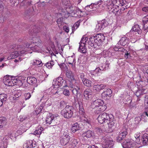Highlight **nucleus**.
I'll use <instances>...</instances> for the list:
<instances>
[{
  "mask_svg": "<svg viewBox=\"0 0 148 148\" xmlns=\"http://www.w3.org/2000/svg\"><path fill=\"white\" fill-rule=\"evenodd\" d=\"M74 110V108L72 106H66L62 110L61 113L64 118L69 119L72 116Z\"/></svg>",
  "mask_w": 148,
  "mask_h": 148,
  "instance_id": "39448f33",
  "label": "nucleus"
},
{
  "mask_svg": "<svg viewBox=\"0 0 148 148\" xmlns=\"http://www.w3.org/2000/svg\"><path fill=\"white\" fill-rule=\"evenodd\" d=\"M63 18L62 17L59 18L57 20V22L58 24V26L59 27H60L63 23Z\"/></svg>",
  "mask_w": 148,
  "mask_h": 148,
  "instance_id": "c03bdc74",
  "label": "nucleus"
},
{
  "mask_svg": "<svg viewBox=\"0 0 148 148\" xmlns=\"http://www.w3.org/2000/svg\"><path fill=\"white\" fill-rule=\"evenodd\" d=\"M140 135L139 134H135V137L136 139V142L138 144H139V142L140 141V138L139 137Z\"/></svg>",
  "mask_w": 148,
  "mask_h": 148,
  "instance_id": "864d4df0",
  "label": "nucleus"
},
{
  "mask_svg": "<svg viewBox=\"0 0 148 148\" xmlns=\"http://www.w3.org/2000/svg\"><path fill=\"white\" fill-rule=\"evenodd\" d=\"M79 77L82 80V82L83 81V80L84 81V80L86 79L85 77V75L83 73H81L80 74Z\"/></svg>",
  "mask_w": 148,
  "mask_h": 148,
  "instance_id": "e2e57ef3",
  "label": "nucleus"
},
{
  "mask_svg": "<svg viewBox=\"0 0 148 148\" xmlns=\"http://www.w3.org/2000/svg\"><path fill=\"white\" fill-rule=\"evenodd\" d=\"M103 101L101 99H97L92 101L91 104V108L94 110L95 114H99L105 111L107 108L105 105H103Z\"/></svg>",
  "mask_w": 148,
  "mask_h": 148,
  "instance_id": "20e7f679",
  "label": "nucleus"
},
{
  "mask_svg": "<svg viewBox=\"0 0 148 148\" xmlns=\"http://www.w3.org/2000/svg\"><path fill=\"white\" fill-rule=\"evenodd\" d=\"M92 91L90 89L86 90L84 92V96L85 101L83 100L82 103L86 104L88 102V100L92 98Z\"/></svg>",
  "mask_w": 148,
  "mask_h": 148,
  "instance_id": "9d476101",
  "label": "nucleus"
},
{
  "mask_svg": "<svg viewBox=\"0 0 148 148\" xmlns=\"http://www.w3.org/2000/svg\"><path fill=\"white\" fill-rule=\"evenodd\" d=\"M79 51L80 52L84 53H86V49L85 45L84 43H82L79 45Z\"/></svg>",
  "mask_w": 148,
  "mask_h": 148,
  "instance_id": "7c9ffc66",
  "label": "nucleus"
},
{
  "mask_svg": "<svg viewBox=\"0 0 148 148\" xmlns=\"http://www.w3.org/2000/svg\"><path fill=\"white\" fill-rule=\"evenodd\" d=\"M108 11L110 13H113L116 16H120L121 14V10L118 6H113L112 8L109 7Z\"/></svg>",
  "mask_w": 148,
  "mask_h": 148,
  "instance_id": "9b49d317",
  "label": "nucleus"
},
{
  "mask_svg": "<svg viewBox=\"0 0 148 148\" xmlns=\"http://www.w3.org/2000/svg\"><path fill=\"white\" fill-rule=\"evenodd\" d=\"M103 1L101 0H100L97 2H96L94 3V6L95 8H96L97 6V5H100L101 3L103 2Z\"/></svg>",
  "mask_w": 148,
  "mask_h": 148,
  "instance_id": "052dcab7",
  "label": "nucleus"
},
{
  "mask_svg": "<svg viewBox=\"0 0 148 148\" xmlns=\"http://www.w3.org/2000/svg\"><path fill=\"white\" fill-rule=\"evenodd\" d=\"M70 139V136H67V137H66V136L62 137L60 140V143L62 145H65L69 142Z\"/></svg>",
  "mask_w": 148,
  "mask_h": 148,
  "instance_id": "b1692460",
  "label": "nucleus"
},
{
  "mask_svg": "<svg viewBox=\"0 0 148 148\" xmlns=\"http://www.w3.org/2000/svg\"><path fill=\"white\" fill-rule=\"evenodd\" d=\"M6 124V119L3 116L0 117V128H1L4 126Z\"/></svg>",
  "mask_w": 148,
  "mask_h": 148,
  "instance_id": "2f4dec72",
  "label": "nucleus"
},
{
  "mask_svg": "<svg viewBox=\"0 0 148 148\" xmlns=\"http://www.w3.org/2000/svg\"><path fill=\"white\" fill-rule=\"evenodd\" d=\"M23 49L21 48L20 45H14L10 46L8 50L11 51H15L12 53L10 56L8 57V59L15 58L19 56L23 55L26 52V50H24Z\"/></svg>",
  "mask_w": 148,
  "mask_h": 148,
  "instance_id": "f03ea898",
  "label": "nucleus"
},
{
  "mask_svg": "<svg viewBox=\"0 0 148 148\" xmlns=\"http://www.w3.org/2000/svg\"><path fill=\"white\" fill-rule=\"evenodd\" d=\"M3 82L4 84L7 86H12L16 85L21 86L23 85L24 81L19 79L17 77L6 76L4 77Z\"/></svg>",
  "mask_w": 148,
  "mask_h": 148,
  "instance_id": "7ed1b4c3",
  "label": "nucleus"
},
{
  "mask_svg": "<svg viewBox=\"0 0 148 148\" xmlns=\"http://www.w3.org/2000/svg\"><path fill=\"white\" fill-rule=\"evenodd\" d=\"M129 43V39L125 36L122 37L118 42L119 44L123 46L128 45Z\"/></svg>",
  "mask_w": 148,
  "mask_h": 148,
  "instance_id": "412c9836",
  "label": "nucleus"
},
{
  "mask_svg": "<svg viewBox=\"0 0 148 148\" xmlns=\"http://www.w3.org/2000/svg\"><path fill=\"white\" fill-rule=\"evenodd\" d=\"M122 145L124 148H131L134 147V144L132 143L130 139H127L123 143Z\"/></svg>",
  "mask_w": 148,
  "mask_h": 148,
  "instance_id": "dca6fc26",
  "label": "nucleus"
},
{
  "mask_svg": "<svg viewBox=\"0 0 148 148\" xmlns=\"http://www.w3.org/2000/svg\"><path fill=\"white\" fill-rule=\"evenodd\" d=\"M142 20L143 22H148V15L143 18Z\"/></svg>",
  "mask_w": 148,
  "mask_h": 148,
  "instance_id": "338daca9",
  "label": "nucleus"
},
{
  "mask_svg": "<svg viewBox=\"0 0 148 148\" xmlns=\"http://www.w3.org/2000/svg\"><path fill=\"white\" fill-rule=\"evenodd\" d=\"M56 119V117H54L53 115L49 114L47 117L46 119V123L49 125L51 124L52 126H56L57 124Z\"/></svg>",
  "mask_w": 148,
  "mask_h": 148,
  "instance_id": "1a4fd4ad",
  "label": "nucleus"
},
{
  "mask_svg": "<svg viewBox=\"0 0 148 148\" xmlns=\"http://www.w3.org/2000/svg\"><path fill=\"white\" fill-rule=\"evenodd\" d=\"M141 140L144 145H148V134H144L142 137Z\"/></svg>",
  "mask_w": 148,
  "mask_h": 148,
  "instance_id": "393cba45",
  "label": "nucleus"
},
{
  "mask_svg": "<svg viewBox=\"0 0 148 148\" xmlns=\"http://www.w3.org/2000/svg\"><path fill=\"white\" fill-rule=\"evenodd\" d=\"M69 2V0H62V3L65 5H67Z\"/></svg>",
  "mask_w": 148,
  "mask_h": 148,
  "instance_id": "774afa93",
  "label": "nucleus"
},
{
  "mask_svg": "<svg viewBox=\"0 0 148 148\" xmlns=\"http://www.w3.org/2000/svg\"><path fill=\"white\" fill-rule=\"evenodd\" d=\"M82 136L84 138H93L95 137V134L93 131L88 130L83 133Z\"/></svg>",
  "mask_w": 148,
  "mask_h": 148,
  "instance_id": "a211bd4d",
  "label": "nucleus"
},
{
  "mask_svg": "<svg viewBox=\"0 0 148 148\" xmlns=\"http://www.w3.org/2000/svg\"><path fill=\"white\" fill-rule=\"evenodd\" d=\"M144 103L145 106L148 107V95L146 96L145 97Z\"/></svg>",
  "mask_w": 148,
  "mask_h": 148,
  "instance_id": "13d9d810",
  "label": "nucleus"
},
{
  "mask_svg": "<svg viewBox=\"0 0 148 148\" xmlns=\"http://www.w3.org/2000/svg\"><path fill=\"white\" fill-rule=\"evenodd\" d=\"M43 128L41 127L37 128L36 130L34 132V134L35 135H39L40 134L43 130Z\"/></svg>",
  "mask_w": 148,
  "mask_h": 148,
  "instance_id": "e433bc0d",
  "label": "nucleus"
},
{
  "mask_svg": "<svg viewBox=\"0 0 148 148\" xmlns=\"http://www.w3.org/2000/svg\"><path fill=\"white\" fill-rule=\"evenodd\" d=\"M25 100L29 99L31 97V95L30 93H25L24 95Z\"/></svg>",
  "mask_w": 148,
  "mask_h": 148,
  "instance_id": "5fc2aeb1",
  "label": "nucleus"
},
{
  "mask_svg": "<svg viewBox=\"0 0 148 148\" xmlns=\"http://www.w3.org/2000/svg\"><path fill=\"white\" fill-rule=\"evenodd\" d=\"M79 129V125L77 123L73 124L71 128V131L72 132L74 133L75 132Z\"/></svg>",
  "mask_w": 148,
  "mask_h": 148,
  "instance_id": "72a5a7b5",
  "label": "nucleus"
},
{
  "mask_svg": "<svg viewBox=\"0 0 148 148\" xmlns=\"http://www.w3.org/2000/svg\"><path fill=\"white\" fill-rule=\"evenodd\" d=\"M125 53L124 57L126 59L129 58L131 57V56L130 53H128V52L127 51Z\"/></svg>",
  "mask_w": 148,
  "mask_h": 148,
  "instance_id": "6e6d98bb",
  "label": "nucleus"
},
{
  "mask_svg": "<svg viewBox=\"0 0 148 148\" xmlns=\"http://www.w3.org/2000/svg\"><path fill=\"white\" fill-rule=\"evenodd\" d=\"M7 96L5 94L3 93L0 94V99L5 103V101L7 100Z\"/></svg>",
  "mask_w": 148,
  "mask_h": 148,
  "instance_id": "a19ab883",
  "label": "nucleus"
},
{
  "mask_svg": "<svg viewBox=\"0 0 148 148\" xmlns=\"http://www.w3.org/2000/svg\"><path fill=\"white\" fill-rule=\"evenodd\" d=\"M74 7H70L68 8H67V11L69 13H74V12L75 9Z\"/></svg>",
  "mask_w": 148,
  "mask_h": 148,
  "instance_id": "a18cd8bd",
  "label": "nucleus"
},
{
  "mask_svg": "<svg viewBox=\"0 0 148 148\" xmlns=\"http://www.w3.org/2000/svg\"><path fill=\"white\" fill-rule=\"evenodd\" d=\"M74 9H75L74 12V14L77 13L78 15L79 14H81V13L82 12V11L80 10V9H79L78 8L76 7H74Z\"/></svg>",
  "mask_w": 148,
  "mask_h": 148,
  "instance_id": "3c124183",
  "label": "nucleus"
},
{
  "mask_svg": "<svg viewBox=\"0 0 148 148\" xmlns=\"http://www.w3.org/2000/svg\"><path fill=\"white\" fill-rule=\"evenodd\" d=\"M109 64H110L108 63L103 64L101 67L102 71H105L108 69H109Z\"/></svg>",
  "mask_w": 148,
  "mask_h": 148,
  "instance_id": "58836bf2",
  "label": "nucleus"
},
{
  "mask_svg": "<svg viewBox=\"0 0 148 148\" xmlns=\"http://www.w3.org/2000/svg\"><path fill=\"white\" fill-rule=\"evenodd\" d=\"M106 87V85L103 84H97L94 85L93 86V90L97 92L103 90Z\"/></svg>",
  "mask_w": 148,
  "mask_h": 148,
  "instance_id": "5701e85b",
  "label": "nucleus"
},
{
  "mask_svg": "<svg viewBox=\"0 0 148 148\" xmlns=\"http://www.w3.org/2000/svg\"><path fill=\"white\" fill-rule=\"evenodd\" d=\"M33 47H30L31 49L34 51L38 52L42 46V44L39 38L33 37Z\"/></svg>",
  "mask_w": 148,
  "mask_h": 148,
  "instance_id": "423d86ee",
  "label": "nucleus"
},
{
  "mask_svg": "<svg viewBox=\"0 0 148 148\" xmlns=\"http://www.w3.org/2000/svg\"><path fill=\"white\" fill-rule=\"evenodd\" d=\"M95 36H92L90 38L88 42V44L90 45L91 47L95 48L96 45H98L97 43H96Z\"/></svg>",
  "mask_w": 148,
  "mask_h": 148,
  "instance_id": "4be33fe9",
  "label": "nucleus"
},
{
  "mask_svg": "<svg viewBox=\"0 0 148 148\" xmlns=\"http://www.w3.org/2000/svg\"><path fill=\"white\" fill-rule=\"evenodd\" d=\"M97 119L98 122L101 124L107 123L109 128H111L115 126L116 121L112 115L104 112L99 115Z\"/></svg>",
  "mask_w": 148,
  "mask_h": 148,
  "instance_id": "f257e3e1",
  "label": "nucleus"
},
{
  "mask_svg": "<svg viewBox=\"0 0 148 148\" xmlns=\"http://www.w3.org/2000/svg\"><path fill=\"white\" fill-rule=\"evenodd\" d=\"M36 81V78L34 77H28L27 80V83L31 85L35 84Z\"/></svg>",
  "mask_w": 148,
  "mask_h": 148,
  "instance_id": "a878e982",
  "label": "nucleus"
},
{
  "mask_svg": "<svg viewBox=\"0 0 148 148\" xmlns=\"http://www.w3.org/2000/svg\"><path fill=\"white\" fill-rule=\"evenodd\" d=\"M54 61L53 60L49 61L45 64H44V66L49 69H51L52 66L54 65Z\"/></svg>",
  "mask_w": 148,
  "mask_h": 148,
  "instance_id": "c9c22d12",
  "label": "nucleus"
},
{
  "mask_svg": "<svg viewBox=\"0 0 148 148\" xmlns=\"http://www.w3.org/2000/svg\"><path fill=\"white\" fill-rule=\"evenodd\" d=\"M143 27L144 30L148 29V22H143Z\"/></svg>",
  "mask_w": 148,
  "mask_h": 148,
  "instance_id": "603ef678",
  "label": "nucleus"
},
{
  "mask_svg": "<svg viewBox=\"0 0 148 148\" xmlns=\"http://www.w3.org/2000/svg\"><path fill=\"white\" fill-rule=\"evenodd\" d=\"M71 87L73 89L72 90L73 94L75 96H77L78 95L80 94V87L79 85H73L71 86Z\"/></svg>",
  "mask_w": 148,
  "mask_h": 148,
  "instance_id": "6ab92c4d",
  "label": "nucleus"
},
{
  "mask_svg": "<svg viewBox=\"0 0 148 148\" xmlns=\"http://www.w3.org/2000/svg\"><path fill=\"white\" fill-rule=\"evenodd\" d=\"M23 148H37L36 142L32 140L27 141L23 145Z\"/></svg>",
  "mask_w": 148,
  "mask_h": 148,
  "instance_id": "f8f14e48",
  "label": "nucleus"
},
{
  "mask_svg": "<svg viewBox=\"0 0 148 148\" xmlns=\"http://www.w3.org/2000/svg\"><path fill=\"white\" fill-rule=\"evenodd\" d=\"M101 95L103 98L108 100L112 95V91L110 89H107L102 92Z\"/></svg>",
  "mask_w": 148,
  "mask_h": 148,
  "instance_id": "4468645a",
  "label": "nucleus"
},
{
  "mask_svg": "<svg viewBox=\"0 0 148 148\" xmlns=\"http://www.w3.org/2000/svg\"><path fill=\"white\" fill-rule=\"evenodd\" d=\"M88 40V38L87 37H83L82 39L81 40V42H83V40H84V44H85L86 45V42L87 41V40Z\"/></svg>",
  "mask_w": 148,
  "mask_h": 148,
  "instance_id": "69168bd1",
  "label": "nucleus"
},
{
  "mask_svg": "<svg viewBox=\"0 0 148 148\" xmlns=\"http://www.w3.org/2000/svg\"><path fill=\"white\" fill-rule=\"evenodd\" d=\"M68 60H71V62L68 61V63L69 64H72L73 62L74 61L75 59L73 56H72L71 57H68Z\"/></svg>",
  "mask_w": 148,
  "mask_h": 148,
  "instance_id": "8fccbe9b",
  "label": "nucleus"
},
{
  "mask_svg": "<svg viewBox=\"0 0 148 148\" xmlns=\"http://www.w3.org/2000/svg\"><path fill=\"white\" fill-rule=\"evenodd\" d=\"M20 92H18L16 93L13 97V98L14 99H16L17 98H18L19 97H20L21 95V91H19Z\"/></svg>",
  "mask_w": 148,
  "mask_h": 148,
  "instance_id": "09e8293b",
  "label": "nucleus"
},
{
  "mask_svg": "<svg viewBox=\"0 0 148 148\" xmlns=\"http://www.w3.org/2000/svg\"><path fill=\"white\" fill-rule=\"evenodd\" d=\"M113 5L116 7H119V6H122L126 5L127 2L124 0H112Z\"/></svg>",
  "mask_w": 148,
  "mask_h": 148,
  "instance_id": "aec40b11",
  "label": "nucleus"
},
{
  "mask_svg": "<svg viewBox=\"0 0 148 148\" xmlns=\"http://www.w3.org/2000/svg\"><path fill=\"white\" fill-rule=\"evenodd\" d=\"M132 30L135 32H137L138 34H140L142 32L141 30L139 27V25L136 24L134 25L132 28Z\"/></svg>",
  "mask_w": 148,
  "mask_h": 148,
  "instance_id": "473e14b6",
  "label": "nucleus"
},
{
  "mask_svg": "<svg viewBox=\"0 0 148 148\" xmlns=\"http://www.w3.org/2000/svg\"><path fill=\"white\" fill-rule=\"evenodd\" d=\"M105 36L103 34H98L95 36L94 39H95L96 43H97L98 45L105 40Z\"/></svg>",
  "mask_w": 148,
  "mask_h": 148,
  "instance_id": "f3484780",
  "label": "nucleus"
},
{
  "mask_svg": "<svg viewBox=\"0 0 148 148\" xmlns=\"http://www.w3.org/2000/svg\"><path fill=\"white\" fill-rule=\"evenodd\" d=\"M108 25V22L105 19H103L98 22V24L96 26L95 30L99 31L103 30Z\"/></svg>",
  "mask_w": 148,
  "mask_h": 148,
  "instance_id": "6e6552de",
  "label": "nucleus"
},
{
  "mask_svg": "<svg viewBox=\"0 0 148 148\" xmlns=\"http://www.w3.org/2000/svg\"><path fill=\"white\" fill-rule=\"evenodd\" d=\"M105 136L103 138L102 140H104L105 145L107 148H112L113 146V141L111 138H108Z\"/></svg>",
  "mask_w": 148,
  "mask_h": 148,
  "instance_id": "ddd939ff",
  "label": "nucleus"
},
{
  "mask_svg": "<svg viewBox=\"0 0 148 148\" xmlns=\"http://www.w3.org/2000/svg\"><path fill=\"white\" fill-rule=\"evenodd\" d=\"M63 93L65 96L69 97L70 95V92L69 90L64 89L63 91Z\"/></svg>",
  "mask_w": 148,
  "mask_h": 148,
  "instance_id": "de8ad7c7",
  "label": "nucleus"
},
{
  "mask_svg": "<svg viewBox=\"0 0 148 148\" xmlns=\"http://www.w3.org/2000/svg\"><path fill=\"white\" fill-rule=\"evenodd\" d=\"M71 141V145H72V147H74L76 146L77 145V144L78 142L77 139H74L72 140Z\"/></svg>",
  "mask_w": 148,
  "mask_h": 148,
  "instance_id": "49530a36",
  "label": "nucleus"
},
{
  "mask_svg": "<svg viewBox=\"0 0 148 148\" xmlns=\"http://www.w3.org/2000/svg\"><path fill=\"white\" fill-rule=\"evenodd\" d=\"M82 22L81 20H79L77 21L73 26L72 27V33L74 32L79 27L80 23Z\"/></svg>",
  "mask_w": 148,
  "mask_h": 148,
  "instance_id": "cd10ccee",
  "label": "nucleus"
},
{
  "mask_svg": "<svg viewBox=\"0 0 148 148\" xmlns=\"http://www.w3.org/2000/svg\"><path fill=\"white\" fill-rule=\"evenodd\" d=\"M63 132V135L62 137H67V136H70L69 135V134L67 132V130L65 131L64 132Z\"/></svg>",
  "mask_w": 148,
  "mask_h": 148,
  "instance_id": "0e129e2a",
  "label": "nucleus"
},
{
  "mask_svg": "<svg viewBox=\"0 0 148 148\" xmlns=\"http://www.w3.org/2000/svg\"><path fill=\"white\" fill-rule=\"evenodd\" d=\"M8 136L12 140H15L16 139V137L14 136H13L12 134H9Z\"/></svg>",
  "mask_w": 148,
  "mask_h": 148,
  "instance_id": "680f3d73",
  "label": "nucleus"
},
{
  "mask_svg": "<svg viewBox=\"0 0 148 148\" xmlns=\"http://www.w3.org/2000/svg\"><path fill=\"white\" fill-rule=\"evenodd\" d=\"M94 3H92L90 5H88L86 6L85 8V10L88 12L91 11L92 10H89L88 8H90V9L94 8L95 7L94 5Z\"/></svg>",
  "mask_w": 148,
  "mask_h": 148,
  "instance_id": "79ce46f5",
  "label": "nucleus"
},
{
  "mask_svg": "<svg viewBox=\"0 0 148 148\" xmlns=\"http://www.w3.org/2000/svg\"><path fill=\"white\" fill-rule=\"evenodd\" d=\"M65 81L62 77H59L56 79L53 80L52 84L53 87L55 88H58L60 86L63 85H63V87L66 86V85L65 84Z\"/></svg>",
  "mask_w": 148,
  "mask_h": 148,
  "instance_id": "0eeeda50",
  "label": "nucleus"
},
{
  "mask_svg": "<svg viewBox=\"0 0 148 148\" xmlns=\"http://www.w3.org/2000/svg\"><path fill=\"white\" fill-rule=\"evenodd\" d=\"M145 89L144 88V87L142 86L141 87V88H139L137 91L136 92L135 95L137 97H139L141 95H143V94L145 93Z\"/></svg>",
  "mask_w": 148,
  "mask_h": 148,
  "instance_id": "bb28decb",
  "label": "nucleus"
},
{
  "mask_svg": "<svg viewBox=\"0 0 148 148\" xmlns=\"http://www.w3.org/2000/svg\"><path fill=\"white\" fill-rule=\"evenodd\" d=\"M66 76L69 79H70L71 81L74 80V75L72 72L69 70L66 71Z\"/></svg>",
  "mask_w": 148,
  "mask_h": 148,
  "instance_id": "c756f323",
  "label": "nucleus"
},
{
  "mask_svg": "<svg viewBox=\"0 0 148 148\" xmlns=\"http://www.w3.org/2000/svg\"><path fill=\"white\" fill-rule=\"evenodd\" d=\"M82 82L83 84L87 87H90L92 86V81L86 78L83 80Z\"/></svg>",
  "mask_w": 148,
  "mask_h": 148,
  "instance_id": "f704fd0d",
  "label": "nucleus"
},
{
  "mask_svg": "<svg viewBox=\"0 0 148 148\" xmlns=\"http://www.w3.org/2000/svg\"><path fill=\"white\" fill-rule=\"evenodd\" d=\"M105 5H106L107 6V8L108 9L109 7H112L113 5V1L112 0L111 1H107L104 2Z\"/></svg>",
  "mask_w": 148,
  "mask_h": 148,
  "instance_id": "4c0bfd02",
  "label": "nucleus"
},
{
  "mask_svg": "<svg viewBox=\"0 0 148 148\" xmlns=\"http://www.w3.org/2000/svg\"><path fill=\"white\" fill-rule=\"evenodd\" d=\"M114 50L116 51H120L125 52L127 51V50L123 48V47H119L115 46L114 48Z\"/></svg>",
  "mask_w": 148,
  "mask_h": 148,
  "instance_id": "ea45409f",
  "label": "nucleus"
},
{
  "mask_svg": "<svg viewBox=\"0 0 148 148\" xmlns=\"http://www.w3.org/2000/svg\"><path fill=\"white\" fill-rule=\"evenodd\" d=\"M127 134V130H122L120 132V134L116 138L117 142H120L125 137Z\"/></svg>",
  "mask_w": 148,
  "mask_h": 148,
  "instance_id": "2eb2a0df",
  "label": "nucleus"
},
{
  "mask_svg": "<svg viewBox=\"0 0 148 148\" xmlns=\"http://www.w3.org/2000/svg\"><path fill=\"white\" fill-rule=\"evenodd\" d=\"M60 107L61 108H63L65 107L66 105V102L64 101H61L60 103Z\"/></svg>",
  "mask_w": 148,
  "mask_h": 148,
  "instance_id": "bf43d9fd",
  "label": "nucleus"
},
{
  "mask_svg": "<svg viewBox=\"0 0 148 148\" xmlns=\"http://www.w3.org/2000/svg\"><path fill=\"white\" fill-rule=\"evenodd\" d=\"M32 63L33 65L38 66V67L42 66L43 64L40 60H34Z\"/></svg>",
  "mask_w": 148,
  "mask_h": 148,
  "instance_id": "c85d7f7f",
  "label": "nucleus"
},
{
  "mask_svg": "<svg viewBox=\"0 0 148 148\" xmlns=\"http://www.w3.org/2000/svg\"><path fill=\"white\" fill-rule=\"evenodd\" d=\"M94 3H92L90 5H88L86 6L85 8V10L88 12L91 11L92 10H89L88 8H90V9L94 8L95 7L94 5Z\"/></svg>",
  "mask_w": 148,
  "mask_h": 148,
  "instance_id": "37998d69",
  "label": "nucleus"
},
{
  "mask_svg": "<svg viewBox=\"0 0 148 148\" xmlns=\"http://www.w3.org/2000/svg\"><path fill=\"white\" fill-rule=\"evenodd\" d=\"M102 71V69L101 68H99V67L96 68L94 72L98 74L100 73H101V71Z\"/></svg>",
  "mask_w": 148,
  "mask_h": 148,
  "instance_id": "4d7b16f0",
  "label": "nucleus"
}]
</instances>
